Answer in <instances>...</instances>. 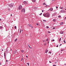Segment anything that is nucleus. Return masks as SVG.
<instances>
[{"label":"nucleus","instance_id":"obj_1","mask_svg":"<svg viewBox=\"0 0 66 66\" xmlns=\"http://www.w3.org/2000/svg\"><path fill=\"white\" fill-rule=\"evenodd\" d=\"M43 16H44V17H50V14L49 13H46L45 14H43Z\"/></svg>","mask_w":66,"mask_h":66},{"label":"nucleus","instance_id":"obj_2","mask_svg":"<svg viewBox=\"0 0 66 66\" xmlns=\"http://www.w3.org/2000/svg\"><path fill=\"white\" fill-rule=\"evenodd\" d=\"M8 6L9 7H13V4H9Z\"/></svg>","mask_w":66,"mask_h":66},{"label":"nucleus","instance_id":"obj_3","mask_svg":"<svg viewBox=\"0 0 66 66\" xmlns=\"http://www.w3.org/2000/svg\"><path fill=\"white\" fill-rule=\"evenodd\" d=\"M61 13H66V11H64L63 10H61Z\"/></svg>","mask_w":66,"mask_h":66},{"label":"nucleus","instance_id":"obj_4","mask_svg":"<svg viewBox=\"0 0 66 66\" xmlns=\"http://www.w3.org/2000/svg\"><path fill=\"white\" fill-rule=\"evenodd\" d=\"M22 6L21 5H20L19 6V9L20 10L21 9H22Z\"/></svg>","mask_w":66,"mask_h":66},{"label":"nucleus","instance_id":"obj_5","mask_svg":"<svg viewBox=\"0 0 66 66\" xmlns=\"http://www.w3.org/2000/svg\"><path fill=\"white\" fill-rule=\"evenodd\" d=\"M22 12H25V9H23L21 10Z\"/></svg>","mask_w":66,"mask_h":66},{"label":"nucleus","instance_id":"obj_6","mask_svg":"<svg viewBox=\"0 0 66 66\" xmlns=\"http://www.w3.org/2000/svg\"><path fill=\"white\" fill-rule=\"evenodd\" d=\"M23 3L24 4H27V2L26 1H25L23 2Z\"/></svg>","mask_w":66,"mask_h":66},{"label":"nucleus","instance_id":"obj_7","mask_svg":"<svg viewBox=\"0 0 66 66\" xmlns=\"http://www.w3.org/2000/svg\"><path fill=\"white\" fill-rule=\"evenodd\" d=\"M50 10L51 11H53V8H51L50 9H49L48 11Z\"/></svg>","mask_w":66,"mask_h":66},{"label":"nucleus","instance_id":"obj_8","mask_svg":"<svg viewBox=\"0 0 66 66\" xmlns=\"http://www.w3.org/2000/svg\"><path fill=\"white\" fill-rule=\"evenodd\" d=\"M63 33H64V32H63V31H61L60 32V34H63Z\"/></svg>","mask_w":66,"mask_h":66},{"label":"nucleus","instance_id":"obj_9","mask_svg":"<svg viewBox=\"0 0 66 66\" xmlns=\"http://www.w3.org/2000/svg\"><path fill=\"white\" fill-rule=\"evenodd\" d=\"M60 25H63V22H62L60 23Z\"/></svg>","mask_w":66,"mask_h":66},{"label":"nucleus","instance_id":"obj_10","mask_svg":"<svg viewBox=\"0 0 66 66\" xmlns=\"http://www.w3.org/2000/svg\"><path fill=\"white\" fill-rule=\"evenodd\" d=\"M32 1L34 2H36V0H32Z\"/></svg>","mask_w":66,"mask_h":66},{"label":"nucleus","instance_id":"obj_11","mask_svg":"<svg viewBox=\"0 0 66 66\" xmlns=\"http://www.w3.org/2000/svg\"><path fill=\"white\" fill-rule=\"evenodd\" d=\"M28 26H29V27H32V25L31 24H28Z\"/></svg>","mask_w":66,"mask_h":66},{"label":"nucleus","instance_id":"obj_12","mask_svg":"<svg viewBox=\"0 0 66 66\" xmlns=\"http://www.w3.org/2000/svg\"><path fill=\"white\" fill-rule=\"evenodd\" d=\"M45 52L46 53H47V52H48V50H45Z\"/></svg>","mask_w":66,"mask_h":66},{"label":"nucleus","instance_id":"obj_13","mask_svg":"<svg viewBox=\"0 0 66 66\" xmlns=\"http://www.w3.org/2000/svg\"><path fill=\"white\" fill-rule=\"evenodd\" d=\"M15 42H17V39H16L15 40H14Z\"/></svg>","mask_w":66,"mask_h":66},{"label":"nucleus","instance_id":"obj_14","mask_svg":"<svg viewBox=\"0 0 66 66\" xmlns=\"http://www.w3.org/2000/svg\"><path fill=\"white\" fill-rule=\"evenodd\" d=\"M63 42L65 44H66V42H65V40H64L63 41Z\"/></svg>","mask_w":66,"mask_h":66},{"label":"nucleus","instance_id":"obj_15","mask_svg":"<svg viewBox=\"0 0 66 66\" xmlns=\"http://www.w3.org/2000/svg\"><path fill=\"white\" fill-rule=\"evenodd\" d=\"M21 51L22 53H23V52H24V51L23 50H22Z\"/></svg>","mask_w":66,"mask_h":66},{"label":"nucleus","instance_id":"obj_16","mask_svg":"<svg viewBox=\"0 0 66 66\" xmlns=\"http://www.w3.org/2000/svg\"><path fill=\"white\" fill-rule=\"evenodd\" d=\"M61 40V38H60L59 39V42H60Z\"/></svg>","mask_w":66,"mask_h":66},{"label":"nucleus","instance_id":"obj_17","mask_svg":"<svg viewBox=\"0 0 66 66\" xmlns=\"http://www.w3.org/2000/svg\"><path fill=\"white\" fill-rule=\"evenodd\" d=\"M53 21L54 22H55V21H56V20H55V19H53Z\"/></svg>","mask_w":66,"mask_h":66},{"label":"nucleus","instance_id":"obj_18","mask_svg":"<svg viewBox=\"0 0 66 66\" xmlns=\"http://www.w3.org/2000/svg\"><path fill=\"white\" fill-rule=\"evenodd\" d=\"M43 4V5H45L46 6H47V5H46V4H45V3H44Z\"/></svg>","mask_w":66,"mask_h":66},{"label":"nucleus","instance_id":"obj_19","mask_svg":"<svg viewBox=\"0 0 66 66\" xmlns=\"http://www.w3.org/2000/svg\"><path fill=\"white\" fill-rule=\"evenodd\" d=\"M47 42H48V39L47 38V39H46V42H47Z\"/></svg>","mask_w":66,"mask_h":66},{"label":"nucleus","instance_id":"obj_20","mask_svg":"<svg viewBox=\"0 0 66 66\" xmlns=\"http://www.w3.org/2000/svg\"><path fill=\"white\" fill-rule=\"evenodd\" d=\"M64 7H60V9H63Z\"/></svg>","mask_w":66,"mask_h":66},{"label":"nucleus","instance_id":"obj_21","mask_svg":"<svg viewBox=\"0 0 66 66\" xmlns=\"http://www.w3.org/2000/svg\"><path fill=\"white\" fill-rule=\"evenodd\" d=\"M8 11H10V8H8Z\"/></svg>","mask_w":66,"mask_h":66},{"label":"nucleus","instance_id":"obj_22","mask_svg":"<svg viewBox=\"0 0 66 66\" xmlns=\"http://www.w3.org/2000/svg\"><path fill=\"white\" fill-rule=\"evenodd\" d=\"M16 52H16V51H14V54H16Z\"/></svg>","mask_w":66,"mask_h":66},{"label":"nucleus","instance_id":"obj_23","mask_svg":"<svg viewBox=\"0 0 66 66\" xmlns=\"http://www.w3.org/2000/svg\"><path fill=\"white\" fill-rule=\"evenodd\" d=\"M43 21H45V22H46V20H44Z\"/></svg>","mask_w":66,"mask_h":66},{"label":"nucleus","instance_id":"obj_24","mask_svg":"<svg viewBox=\"0 0 66 66\" xmlns=\"http://www.w3.org/2000/svg\"><path fill=\"white\" fill-rule=\"evenodd\" d=\"M21 29H20V33H21Z\"/></svg>","mask_w":66,"mask_h":66},{"label":"nucleus","instance_id":"obj_25","mask_svg":"<svg viewBox=\"0 0 66 66\" xmlns=\"http://www.w3.org/2000/svg\"><path fill=\"white\" fill-rule=\"evenodd\" d=\"M2 26H0V29H2Z\"/></svg>","mask_w":66,"mask_h":66},{"label":"nucleus","instance_id":"obj_26","mask_svg":"<svg viewBox=\"0 0 66 66\" xmlns=\"http://www.w3.org/2000/svg\"><path fill=\"white\" fill-rule=\"evenodd\" d=\"M58 17H59V18H61V16H58Z\"/></svg>","mask_w":66,"mask_h":66},{"label":"nucleus","instance_id":"obj_27","mask_svg":"<svg viewBox=\"0 0 66 66\" xmlns=\"http://www.w3.org/2000/svg\"><path fill=\"white\" fill-rule=\"evenodd\" d=\"M14 28L15 29H16V26H15L14 27Z\"/></svg>","mask_w":66,"mask_h":66},{"label":"nucleus","instance_id":"obj_28","mask_svg":"<svg viewBox=\"0 0 66 66\" xmlns=\"http://www.w3.org/2000/svg\"><path fill=\"white\" fill-rule=\"evenodd\" d=\"M52 41H53V42H54V39H53L52 40Z\"/></svg>","mask_w":66,"mask_h":66},{"label":"nucleus","instance_id":"obj_29","mask_svg":"<svg viewBox=\"0 0 66 66\" xmlns=\"http://www.w3.org/2000/svg\"><path fill=\"white\" fill-rule=\"evenodd\" d=\"M46 28H47V29H48V28H49V27L47 26Z\"/></svg>","mask_w":66,"mask_h":66},{"label":"nucleus","instance_id":"obj_30","mask_svg":"<svg viewBox=\"0 0 66 66\" xmlns=\"http://www.w3.org/2000/svg\"><path fill=\"white\" fill-rule=\"evenodd\" d=\"M27 64L28 65H29V63H27Z\"/></svg>","mask_w":66,"mask_h":66},{"label":"nucleus","instance_id":"obj_31","mask_svg":"<svg viewBox=\"0 0 66 66\" xmlns=\"http://www.w3.org/2000/svg\"><path fill=\"white\" fill-rule=\"evenodd\" d=\"M49 53H50V54H51V52H49Z\"/></svg>","mask_w":66,"mask_h":66},{"label":"nucleus","instance_id":"obj_32","mask_svg":"<svg viewBox=\"0 0 66 66\" xmlns=\"http://www.w3.org/2000/svg\"><path fill=\"white\" fill-rule=\"evenodd\" d=\"M56 47H59V45H57L56 46Z\"/></svg>","mask_w":66,"mask_h":66},{"label":"nucleus","instance_id":"obj_33","mask_svg":"<svg viewBox=\"0 0 66 66\" xmlns=\"http://www.w3.org/2000/svg\"><path fill=\"white\" fill-rule=\"evenodd\" d=\"M55 14H57V12H55Z\"/></svg>","mask_w":66,"mask_h":66},{"label":"nucleus","instance_id":"obj_34","mask_svg":"<svg viewBox=\"0 0 66 66\" xmlns=\"http://www.w3.org/2000/svg\"><path fill=\"white\" fill-rule=\"evenodd\" d=\"M36 24L37 26H38V23H37Z\"/></svg>","mask_w":66,"mask_h":66},{"label":"nucleus","instance_id":"obj_35","mask_svg":"<svg viewBox=\"0 0 66 66\" xmlns=\"http://www.w3.org/2000/svg\"><path fill=\"white\" fill-rule=\"evenodd\" d=\"M29 48H31V49H32V47H30V46H29Z\"/></svg>","mask_w":66,"mask_h":66},{"label":"nucleus","instance_id":"obj_36","mask_svg":"<svg viewBox=\"0 0 66 66\" xmlns=\"http://www.w3.org/2000/svg\"><path fill=\"white\" fill-rule=\"evenodd\" d=\"M53 29H55V27H53Z\"/></svg>","mask_w":66,"mask_h":66},{"label":"nucleus","instance_id":"obj_37","mask_svg":"<svg viewBox=\"0 0 66 66\" xmlns=\"http://www.w3.org/2000/svg\"><path fill=\"white\" fill-rule=\"evenodd\" d=\"M42 15V13H41V14H40V15Z\"/></svg>","mask_w":66,"mask_h":66},{"label":"nucleus","instance_id":"obj_38","mask_svg":"<svg viewBox=\"0 0 66 66\" xmlns=\"http://www.w3.org/2000/svg\"><path fill=\"white\" fill-rule=\"evenodd\" d=\"M56 7V9H57V8H58V7L57 6Z\"/></svg>","mask_w":66,"mask_h":66},{"label":"nucleus","instance_id":"obj_39","mask_svg":"<svg viewBox=\"0 0 66 66\" xmlns=\"http://www.w3.org/2000/svg\"><path fill=\"white\" fill-rule=\"evenodd\" d=\"M55 0H52V2H53V1H55Z\"/></svg>","mask_w":66,"mask_h":66},{"label":"nucleus","instance_id":"obj_40","mask_svg":"<svg viewBox=\"0 0 66 66\" xmlns=\"http://www.w3.org/2000/svg\"><path fill=\"white\" fill-rule=\"evenodd\" d=\"M48 33H50V31H48Z\"/></svg>","mask_w":66,"mask_h":66},{"label":"nucleus","instance_id":"obj_41","mask_svg":"<svg viewBox=\"0 0 66 66\" xmlns=\"http://www.w3.org/2000/svg\"><path fill=\"white\" fill-rule=\"evenodd\" d=\"M66 17H65V18H64V20H65V19H66Z\"/></svg>","mask_w":66,"mask_h":66},{"label":"nucleus","instance_id":"obj_42","mask_svg":"<svg viewBox=\"0 0 66 66\" xmlns=\"http://www.w3.org/2000/svg\"><path fill=\"white\" fill-rule=\"evenodd\" d=\"M49 62L50 63H51L52 62H51V61H49Z\"/></svg>","mask_w":66,"mask_h":66},{"label":"nucleus","instance_id":"obj_43","mask_svg":"<svg viewBox=\"0 0 66 66\" xmlns=\"http://www.w3.org/2000/svg\"><path fill=\"white\" fill-rule=\"evenodd\" d=\"M46 43H45L44 44V45L46 46Z\"/></svg>","mask_w":66,"mask_h":66},{"label":"nucleus","instance_id":"obj_44","mask_svg":"<svg viewBox=\"0 0 66 66\" xmlns=\"http://www.w3.org/2000/svg\"><path fill=\"white\" fill-rule=\"evenodd\" d=\"M5 52L4 53V56H5Z\"/></svg>","mask_w":66,"mask_h":66},{"label":"nucleus","instance_id":"obj_45","mask_svg":"<svg viewBox=\"0 0 66 66\" xmlns=\"http://www.w3.org/2000/svg\"><path fill=\"white\" fill-rule=\"evenodd\" d=\"M11 16H12V14H11Z\"/></svg>","mask_w":66,"mask_h":66},{"label":"nucleus","instance_id":"obj_46","mask_svg":"<svg viewBox=\"0 0 66 66\" xmlns=\"http://www.w3.org/2000/svg\"><path fill=\"white\" fill-rule=\"evenodd\" d=\"M42 12H44V10H42Z\"/></svg>","mask_w":66,"mask_h":66},{"label":"nucleus","instance_id":"obj_47","mask_svg":"<svg viewBox=\"0 0 66 66\" xmlns=\"http://www.w3.org/2000/svg\"><path fill=\"white\" fill-rule=\"evenodd\" d=\"M56 66V65H53V66Z\"/></svg>","mask_w":66,"mask_h":66},{"label":"nucleus","instance_id":"obj_48","mask_svg":"<svg viewBox=\"0 0 66 66\" xmlns=\"http://www.w3.org/2000/svg\"><path fill=\"white\" fill-rule=\"evenodd\" d=\"M26 57H27V59H28V56H26Z\"/></svg>","mask_w":66,"mask_h":66},{"label":"nucleus","instance_id":"obj_49","mask_svg":"<svg viewBox=\"0 0 66 66\" xmlns=\"http://www.w3.org/2000/svg\"><path fill=\"white\" fill-rule=\"evenodd\" d=\"M45 42V41L44 40H43V42Z\"/></svg>","mask_w":66,"mask_h":66},{"label":"nucleus","instance_id":"obj_50","mask_svg":"<svg viewBox=\"0 0 66 66\" xmlns=\"http://www.w3.org/2000/svg\"><path fill=\"white\" fill-rule=\"evenodd\" d=\"M63 50H61V51H63Z\"/></svg>","mask_w":66,"mask_h":66},{"label":"nucleus","instance_id":"obj_51","mask_svg":"<svg viewBox=\"0 0 66 66\" xmlns=\"http://www.w3.org/2000/svg\"><path fill=\"white\" fill-rule=\"evenodd\" d=\"M62 45V44H60V46H61Z\"/></svg>","mask_w":66,"mask_h":66},{"label":"nucleus","instance_id":"obj_52","mask_svg":"<svg viewBox=\"0 0 66 66\" xmlns=\"http://www.w3.org/2000/svg\"><path fill=\"white\" fill-rule=\"evenodd\" d=\"M31 28H33V27H32V26H31Z\"/></svg>","mask_w":66,"mask_h":66},{"label":"nucleus","instance_id":"obj_53","mask_svg":"<svg viewBox=\"0 0 66 66\" xmlns=\"http://www.w3.org/2000/svg\"><path fill=\"white\" fill-rule=\"evenodd\" d=\"M55 64H56V62H55Z\"/></svg>","mask_w":66,"mask_h":66},{"label":"nucleus","instance_id":"obj_54","mask_svg":"<svg viewBox=\"0 0 66 66\" xmlns=\"http://www.w3.org/2000/svg\"><path fill=\"white\" fill-rule=\"evenodd\" d=\"M21 28H22V26H21Z\"/></svg>","mask_w":66,"mask_h":66},{"label":"nucleus","instance_id":"obj_55","mask_svg":"<svg viewBox=\"0 0 66 66\" xmlns=\"http://www.w3.org/2000/svg\"><path fill=\"white\" fill-rule=\"evenodd\" d=\"M6 62H7V60H6Z\"/></svg>","mask_w":66,"mask_h":66},{"label":"nucleus","instance_id":"obj_56","mask_svg":"<svg viewBox=\"0 0 66 66\" xmlns=\"http://www.w3.org/2000/svg\"><path fill=\"white\" fill-rule=\"evenodd\" d=\"M0 21H1V19H0Z\"/></svg>","mask_w":66,"mask_h":66},{"label":"nucleus","instance_id":"obj_57","mask_svg":"<svg viewBox=\"0 0 66 66\" xmlns=\"http://www.w3.org/2000/svg\"><path fill=\"white\" fill-rule=\"evenodd\" d=\"M2 51H3V50H2Z\"/></svg>","mask_w":66,"mask_h":66},{"label":"nucleus","instance_id":"obj_58","mask_svg":"<svg viewBox=\"0 0 66 66\" xmlns=\"http://www.w3.org/2000/svg\"><path fill=\"white\" fill-rule=\"evenodd\" d=\"M65 10H66V9H65Z\"/></svg>","mask_w":66,"mask_h":66},{"label":"nucleus","instance_id":"obj_59","mask_svg":"<svg viewBox=\"0 0 66 66\" xmlns=\"http://www.w3.org/2000/svg\"><path fill=\"white\" fill-rule=\"evenodd\" d=\"M1 65V63H0V65Z\"/></svg>","mask_w":66,"mask_h":66},{"label":"nucleus","instance_id":"obj_60","mask_svg":"<svg viewBox=\"0 0 66 66\" xmlns=\"http://www.w3.org/2000/svg\"><path fill=\"white\" fill-rule=\"evenodd\" d=\"M22 60H21V61H22Z\"/></svg>","mask_w":66,"mask_h":66},{"label":"nucleus","instance_id":"obj_61","mask_svg":"<svg viewBox=\"0 0 66 66\" xmlns=\"http://www.w3.org/2000/svg\"><path fill=\"white\" fill-rule=\"evenodd\" d=\"M64 65H66V64H64Z\"/></svg>","mask_w":66,"mask_h":66},{"label":"nucleus","instance_id":"obj_62","mask_svg":"<svg viewBox=\"0 0 66 66\" xmlns=\"http://www.w3.org/2000/svg\"><path fill=\"white\" fill-rule=\"evenodd\" d=\"M22 60H23V58H22Z\"/></svg>","mask_w":66,"mask_h":66},{"label":"nucleus","instance_id":"obj_63","mask_svg":"<svg viewBox=\"0 0 66 66\" xmlns=\"http://www.w3.org/2000/svg\"><path fill=\"white\" fill-rule=\"evenodd\" d=\"M28 46H29V45H28Z\"/></svg>","mask_w":66,"mask_h":66},{"label":"nucleus","instance_id":"obj_64","mask_svg":"<svg viewBox=\"0 0 66 66\" xmlns=\"http://www.w3.org/2000/svg\"><path fill=\"white\" fill-rule=\"evenodd\" d=\"M47 36V35H46V37Z\"/></svg>","mask_w":66,"mask_h":66}]
</instances>
